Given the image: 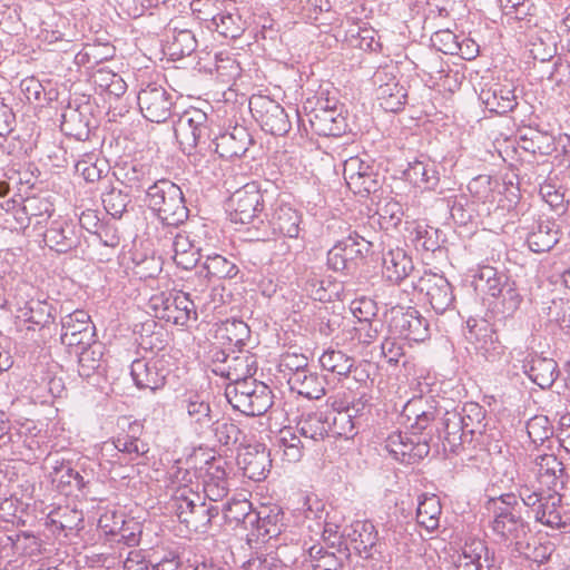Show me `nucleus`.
I'll list each match as a JSON object with an SVG mask.
<instances>
[{"mask_svg": "<svg viewBox=\"0 0 570 570\" xmlns=\"http://www.w3.org/2000/svg\"><path fill=\"white\" fill-rule=\"evenodd\" d=\"M560 491H539L522 482L518 488V497L531 510L537 522L551 529H562L570 525V510Z\"/></svg>", "mask_w": 570, "mask_h": 570, "instance_id": "nucleus-1", "label": "nucleus"}, {"mask_svg": "<svg viewBox=\"0 0 570 570\" xmlns=\"http://www.w3.org/2000/svg\"><path fill=\"white\" fill-rule=\"evenodd\" d=\"M472 278L475 292L483 298H493V308L498 312L510 315L520 306L521 295L515 283L503 271L490 265H479Z\"/></svg>", "mask_w": 570, "mask_h": 570, "instance_id": "nucleus-2", "label": "nucleus"}, {"mask_svg": "<svg viewBox=\"0 0 570 570\" xmlns=\"http://www.w3.org/2000/svg\"><path fill=\"white\" fill-rule=\"evenodd\" d=\"M145 203L161 222L164 229L178 227L188 218L189 210L183 190L169 179L156 180L147 189Z\"/></svg>", "mask_w": 570, "mask_h": 570, "instance_id": "nucleus-3", "label": "nucleus"}, {"mask_svg": "<svg viewBox=\"0 0 570 570\" xmlns=\"http://www.w3.org/2000/svg\"><path fill=\"white\" fill-rule=\"evenodd\" d=\"M485 509L491 514L490 528L501 541L518 544L525 537L528 524L521 515V505L514 493L490 498Z\"/></svg>", "mask_w": 570, "mask_h": 570, "instance_id": "nucleus-4", "label": "nucleus"}, {"mask_svg": "<svg viewBox=\"0 0 570 570\" xmlns=\"http://www.w3.org/2000/svg\"><path fill=\"white\" fill-rule=\"evenodd\" d=\"M225 396L233 409L247 416H261L273 405L272 390L257 380L228 384Z\"/></svg>", "mask_w": 570, "mask_h": 570, "instance_id": "nucleus-5", "label": "nucleus"}, {"mask_svg": "<svg viewBox=\"0 0 570 570\" xmlns=\"http://www.w3.org/2000/svg\"><path fill=\"white\" fill-rule=\"evenodd\" d=\"M177 503L171 505L180 523H184L190 532L206 533L214 518H216L220 508L213 503H207L199 492L195 490H181L176 495Z\"/></svg>", "mask_w": 570, "mask_h": 570, "instance_id": "nucleus-6", "label": "nucleus"}, {"mask_svg": "<svg viewBox=\"0 0 570 570\" xmlns=\"http://www.w3.org/2000/svg\"><path fill=\"white\" fill-rule=\"evenodd\" d=\"M266 219L258 222L256 240H268L273 237L297 239L302 232L303 215L291 204L276 200L264 215Z\"/></svg>", "mask_w": 570, "mask_h": 570, "instance_id": "nucleus-7", "label": "nucleus"}, {"mask_svg": "<svg viewBox=\"0 0 570 570\" xmlns=\"http://www.w3.org/2000/svg\"><path fill=\"white\" fill-rule=\"evenodd\" d=\"M176 139L190 153L193 148L202 154L212 150V129L206 112L198 108L185 110L174 124Z\"/></svg>", "mask_w": 570, "mask_h": 570, "instance_id": "nucleus-8", "label": "nucleus"}, {"mask_svg": "<svg viewBox=\"0 0 570 570\" xmlns=\"http://www.w3.org/2000/svg\"><path fill=\"white\" fill-rule=\"evenodd\" d=\"M263 195L255 183H248L233 193L229 198V216L235 224L248 225L247 230L255 238L258 222H263Z\"/></svg>", "mask_w": 570, "mask_h": 570, "instance_id": "nucleus-9", "label": "nucleus"}, {"mask_svg": "<svg viewBox=\"0 0 570 570\" xmlns=\"http://www.w3.org/2000/svg\"><path fill=\"white\" fill-rule=\"evenodd\" d=\"M428 433L415 430L409 432H393L385 441V449L392 458L401 463L413 464L430 453V439Z\"/></svg>", "mask_w": 570, "mask_h": 570, "instance_id": "nucleus-10", "label": "nucleus"}, {"mask_svg": "<svg viewBox=\"0 0 570 570\" xmlns=\"http://www.w3.org/2000/svg\"><path fill=\"white\" fill-rule=\"evenodd\" d=\"M372 243L357 233L340 239L327 253V265L335 272L355 269L370 252Z\"/></svg>", "mask_w": 570, "mask_h": 570, "instance_id": "nucleus-11", "label": "nucleus"}, {"mask_svg": "<svg viewBox=\"0 0 570 570\" xmlns=\"http://www.w3.org/2000/svg\"><path fill=\"white\" fill-rule=\"evenodd\" d=\"M137 101L142 116L158 124L170 117L175 104L174 95L156 82L142 85L138 91Z\"/></svg>", "mask_w": 570, "mask_h": 570, "instance_id": "nucleus-12", "label": "nucleus"}, {"mask_svg": "<svg viewBox=\"0 0 570 570\" xmlns=\"http://www.w3.org/2000/svg\"><path fill=\"white\" fill-rule=\"evenodd\" d=\"M470 327L471 343L475 354L491 364L501 365L508 361L509 355L505 347L501 344L498 335L487 321L472 320L468 321Z\"/></svg>", "mask_w": 570, "mask_h": 570, "instance_id": "nucleus-13", "label": "nucleus"}, {"mask_svg": "<svg viewBox=\"0 0 570 570\" xmlns=\"http://www.w3.org/2000/svg\"><path fill=\"white\" fill-rule=\"evenodd\" d=\"M249 108L264 131L283 136L291 129L288 115L275 100L265 96L253 97L249 100Z\"/></svg>", "mask_w": 570, "mask_h": 570, "instance_id": "nucleus-14", "label": "nucleus"}, {"mask_svg": "<svg viewBox=\"0 0 570 570\" xmlns=\"http://www.w3.org/2000/svg\"><path fill=\"white\" fill-rule=\"evenodd\" d=\"M414 288L424 295L425 301L436 314H443L453 307L455 301L453 288L443 275L425 272L414 283Z\"/></svg>", "mask_w": 570, "mask_h": 570, "instance_id": "nucleus-15", "label": "nucleus"}, {"mask_svg": "<svg viewBox=\"0 0 570 570\" xmlns=\"http://www.w3.org/2000/svg\"><path fill=\"white\" fill-rule=\"evenodd\" d=\"M179 409L187 414L189 425L198 435H204L214 422L208 395L195 390L185 391L178 400Z\"/></svg>", "mask_w": 570, "mask_h": 570, "instance_id": "nucleus-16", "label": "nucleus"}, {"mask_svg": "<svg viewBox=\"0 0 570 570\" xmlns=\"http://www.w3.org/2000/svg\"><path fill=\"white\" fill-rule=\"evenodd\" d=\"M453 570H498L499 566L487 542L479 538H468L461 552L453 561Z\"/></svg>", "mask_w": 570, "mask_h": 570, "instance_id": "nucleus-17", "label": "nucleus"}, {"mask_svg": "<svg viewBox=\"0 0 570 570\" xmlns=\"http://www.w3.org/2000/svg\"><path fill=\"white\" fill-rule=\"evenodd\" d=\"M479 99L490 112L498 115H505L518 106L515 86L509 80L484 82Z\"/></svg>", "mask_w": 570, "mask_h": 570, "instance_id": "nucleus-18", "label": "nucleus"}, {"mask_svg": "<svg viewBox=\"0 0 570 570\" xmlns=\"http://www.w3.org/2000/svg\"><path fill=\"white\" fill-rule=\"evenodd\" d=\"M169 374L167 361L163 357L136 358L130 365V375L140 390L157 391L164 387Z\"/></svg>", "mask_w": 570, "mask_h": 570, "instance_id": "nucleus-19", "label": "nucleus"}, {"mask_svg": "<svg viewBox=\"0 0 570 570\" xmlns=\"http://www.w3.org/2000/svg\"><path fill=\"white\" fill-rule=\"evenodd\" d=\"M530 470L539 483V491L562 490L567 483L563 463L552 453L537 455Z\"/></svg>", "mask_w": 570, "mask_h": 570, "instance_id": "nucleus-20", "label": "nucleus"}, {"mask_svg": "<svg viewBox=\"0 0 570 570\" xmlns=\"http://www.w3.org/2000/svg\"><path fill=\"white\" fill-rule=\"evenodd\" d=\"M95 335V326L86 311L76 309L61 318L60 340L63 345H90Z\"/></svg>", "mask_w": 570, "mask_h": 570, "instance_id": "nucleus-21", "label": "nucleus"}, {"mask_svg": "<svg viewBox=\"0 0 570 570\" xmlns=\"http://www.w3.org/2000/svg\"><path fill=\"white\" fill-rule=\"evenodd\" d=\"M43 242L51 250L66 254L80 245V228L72 220L59 216L49 223L43 233Z\"/></svg>", "mask_w": 570, "mask_h": 570, "instance_id": "nucleus-22", "label": "nucleus"}, {"mask_svg": "<svg viewBox=\"0 0 570 570\" xmlns=\"http://www.w3.org/2000/svg\"><path fill=\"white\" fill-rule=\"evenodd\" d=\"M345 548L338 552L345 558L348 557V546L362 558L368 559L373 556V551L379 540V532L371 521L357 520L350 527L344 529Z\"/></svg>", "mask_w": 570, "mask_h": 570, "instance_id": "nucleus-23", "label": "nucleus"}, {"mask_svg": "<svg viewBox=\"0 0 570 570\" xmlns=\"http://www.w3.org/2000/svg\"><path fill=\"white\" fill-rule=\"evenodd\" d=\"M174 228H167L168 230L163 238V246L171 248L173 259L177 266L183 269H191L200 258V248L188 232L174 233Z\"/></svg>", "mask_w": 570, "mask_h": 570, "instance_id": "nucleus-24", "label": "nucleus"}, {"mask_svg": "<svg viewBox=\"0 0 570 570\" xmlns=\"http://www.w3.org/2000/svg\"><path fill=\"white\" fill-rule=\"evenodd\" d=\"M306 116L312 131L318 136L338 137L345 132V118L335 107L328 105V100L318 101L317 107Z\"/></svg>", "mask_w": 570, "mask_h": 570, "instance_id": "nucleus-25", "label": "nucleus"}, {"mask_svg": "<svg viewBox=\"0 0 570 570\" xmlns=\"http://www.w3.org/2000/svg\"><path fill=\"white\" fill-rule=\"evenodd\" d=\"M373 82L377 86L376 99L381 108L389 112H397L404 107L407 91L395 76L377 70L373 76Z\"/></svg>", "mask_w": 570, "mask_h": 570, "instance_id": "nucleus-26", "label": "nucleus"}, {"mask_svg": "<svg viewBox=\"0 0 570 570\" xmlns=\"http://www.w3.org/2000/svg\"><path fill=\"white\" fill-rule=\"evenodd\" d=\"M49 463V478L52 484L65 494H71L73 491H82L88 481L85 480V476L79 473L76 469H73L72 463L70 461L59 459V458H50L48 460Z\"/></svg>", "mask_w": 570, "mask_h": 570, "instance_id": "nucleus-27", "label": "nucleus"}, {"mask_svg": "<svg viewBox=\"0 0 570 570\" xmlns=\"http://www.w3.org/2000/svg\"><path fill=\"white\" fill-rule=\"evenodd\" d=\"M223 288H213L210 292V296L213 297L212 302H203L202 297L195 296L193 297L190 293H185L181 291L175 292V298L171 299L173 307H171V314L173 320L170 321L175 325H185L191 317L194 320L197 318V308L203 307H209V308H217L218 304L216 303V295H219L222 297L220 292Z\"/></svg>", "mask_w": 570, "mask_h": 570, "instance_id": "nucleus-28", "label": "nucleus"}, {"mask_svg": "<svg viewBox=\"0 0 570 570\" xmlns=\"http://www.w3.org/2000/svg\"><path fill=\"white\" fill-rule=\"evenodd\" d=\"M237 464L243 470L244 476L258 482L267 476L272 460L264 445L254 444L238 453Z\"/></svg>", "mask_w": 570, "mask_h": 570, "instance_id": "nucleus-29", "label": "nucleus"}, {"mask_svg": "<svg viewBox=\"0 0 570 570\" xmlns=\"http://www.w3.org/2000/svg\"><path fill=\"white\" fill-rule=\"evenodd\" d=\"M213 148L220 158L234 159L242 157L252 144V137L245 127L236 126L229 132H224L212 139Z\"/></svg>", "mask_w": 570, "mask_h": 570, "instance_id": "nucleus-30", "label": "nucleus"}, {"mask_svg": "<svg viewBox=\"0 0 570 570\" xmlns=\"http://www.w3.org/2000/svg\"><path fill=\"white\" fill-rule=\"evenodd\" d=\"M257 371V361L255 355L249 352H240L238 355L224 360L223 364L217 365L213 372L230 381L229 384H236L243 381H253L252 377Z\"/></svg>", "mask_w": 570, "mask_h": 570, "instance_id": "nucleus-31", "label": "nucleus"}, {"mask_svg": "<svg viewBox=\"0 0 570 570\" xmlns=\"http://www.w3.org/2000/svg\"><path fill=\"white\" fill-rule=\"evenodd\" d=\"M441 415L436 417V432L439 439H443L448 443L451 451H455L464 440L468 438L464 430V423L459 411V406L449 410L446 406H441Z\"/></svg>", "mask_w": 570, "mask_h": 570, "instance_id": "nucleus-32", "label": "nucleus"}, {"mask_svg": "<svg viewBox=\"0 0 570 570\" xmlns=\"http://www.w3.org/2000/svg\"><path fill=\"white\" fill-rule=\"evenodd\" d=\"M441 405H438L435 400L422 396L410 400L403 409V415L407 421H413L411 429L420 433H424L430 424L441 415Z\"/></svg>", "mask_w": 570, "mask_h": 570, "instance_id": "nucleus-33", "label": "nucleus"}, {"mask_svg": "<svg viewBox=\"0 0 570 570\" xmlns=\"http://www.w3.org/2000/svg\"><path fill=\"white\" fill-rule=\"evenodd\" d=\"M392 326L402 338L409 342H423L430 335L428 321L413 308L393 316Z\"/></svg>", "mask_w": 570, "mask_h": 570, "instance_id": "nucleus-34", "label": "nucleus"}, {"mask_svg": "<svg viewBox=\"0 0 570 570\" xmlns=\"http://www.w3.org/2000/svg\"><path fill=\"white\" fill-rule=\"evenodd\" d=\"M414 269L412 258L403 248H390L383 254L382 275L392 283L399 284Z\"/></svg>", "mask_w": 570, "mask_h": 570, "instance_id": "nucleus-35", "label": "nucleus"}, {"mask_svg": "<svg viewBox=\"0 0 570 570\" xmlns=\"http://www.w3.org/2000/svg\"><path fill=\"white\" fill-rule=\"evenodd\" d=\"M224 465L225 462L222 460L207 463L203 476V499H207L210 503L224 499L228 493L227 474Z\"/></svg>", "mask_w": 570, "mask_h": 570, "instance_id": "nucleus-36", "label": "nucleus"}, {"mask_svg": "<svg viewBox=\"0 0 570 570\" xmlns=\"http://www.w3.org/2000/svg\"><path fill=\"white\" fill-rule=\"evenodd\" d=\"M404 176L414 186L428 190L434 189L440 180L436 164L423 156L409 163Z\"/></svg>", "mask_w": 570, "mask_h": 570, "instance_id": "nucleus-37", "label": "nucleus"}, {"mask_svg": "<svg viewBox=\"0 0 570 570\" xmlns=\"http://www.w3.org/2000/svg\"><path fill=\"white\" fill-rule=\"evenodd\" d=\"M328 419L327 412L323 411L305 413L298 420L296 431L305 439V442L323 441L326 436H330Z\"/></svg>", "mask_w": 570, "mask_h": 570, "instance_id": "nucleus-38", "label": "nucleus"}, {"mask_svg": "<svg viewBox=\"0 0 570 570\" xmlns=\"http://www.w3.org/2000/svg\"><path fill=\"white\" fill-rule=\"evenodd\" d=\"M287 383L293 392L309 400H320L325 395L324 379L311 368L289 376Z\"/></svg>", "mask_w": 570, "mask_h": 570, "instance_id": "nucleus-39", "label": "nucleus"}, {"mask_svg": "<svg viewBox=\"0 0 570 570\" xmlns=\"http://www.w3.org/2000/svg\"><path fill=\"white\" fill-rule=\"evenodd\" d=\"M559 242L557 224L544 220L532 227L527 236V243L533 253L549 252Z\"/></svg>", "mask_w": 570, "mask_h": 570, "instance_id": "nucleus-40", "label": "nucleus"}, {"mask_svg": "<svg viewBox=\"0 0 570 570\" xmlns=\"http://www.w3.org/2000/svg\"><path fill=\"white\" fill-rule=\"evenodd\" d=\"M358 412L360 407L355 404L338 412H327L330 415V436L353 438L356 434L355 429L360 424Z\"/></svg>", "mask_w": 570, "mask_h": 570, "instance_id": "nucleus-41", "label": "nucleus"}, {"mask_svg": "<svg viewBox=\"0 0 570 570\" xmlns=\"http://www.w3.org/2000/svg\"><path fill=\"white\" fill-rule=\"evenodd\" d=\"M529 379L541 389H549L558 379L560 371L553 358L535 356L525 370Z\"/></svg>", "mask_w": 570, "mask_h": 570, "instance_id": "nucleus-42", "label": "nucleus"}, {"mask_svg": "<svg viewBox=\"0 0 570 570\" xmlns=\"http://www.w3.org/2000/svg\"><path fill=\"white\" fill-rule=\"evenodd\" d=\"M409 238L417 250L435 252L440 249L442 233L423 222H413L409 227Z\"/></svg>", "mask_w": 570, "mask_h": 570, "instance_id": "nucleus-43", "label": "nucleus"}, {"mask_svg": "<svg viewBox=\"0 0 570 570\" xmlns=\"http://www.w3.org/2000/svg\"><path fill=\"white\" fill-rule=\"evenodd\" d=\"M306 528L309 531V539L312 541L322 540L330 547L337 546L338 550L343 543L345 544L344 531L342 533L340 532L341 524L336 514L333 517L326 514L323 521L316 523V528H314L313 524H307Z\"/></svg>", "mask_w": 570, "mask_h": 570, "instance_id": "nucleus-44", "label": "nucleus"}, {"mask_svg": "<svg viewBox=\"0 0 570 570\" xmlns=\"http://www.w3.org/2000/svg\"><path fill=\"white\" fill-rule=\"evenodd\" d=\"M321 367L338 379L347 377L355 367V360L345 352L334 348L325 350L318 357Z\"/></svg>", "mask_w": 570, "mask_h": 570, "instance_id": "nucleus-45", "label": "nucleus"}, {"mask_svg": "<svg viewBox=\"0 0 570 570\" xmlns=\"http://www.w3.org/2000/svg\"><path fill=\"white\" fill-rule=\"evenodd\" d=\"M55 308L46 301L30 299L26 305L19 308V318H22L26 323H30L40 328L49 325L53 322Z\"/></svg>", "mask_w": 570, "mask_h": 570, "instance_id": "nucleus-46", "label": "nucleus"}, {"mask_svg": "<svg viewBox=\"0 0 570 570\" xmlns=\"http://www.w3.org/2000/svg\"><path fill=\"white\" fill-rule=\"evenodd\" d=\"M442 507L440 499L435 495L422 494L419 498L416 509V521L428 531H433L439 527Z\"/></svg>", "mask_w": 570, "mask_h": 570, "instance_id": "nucleus-47", "label": "nucleus"}, {"mask_svg": "<svg viewBox=\"0 0 570 570\" xmlns=\"http://www.w3.org/2000/svg\"><path fill=\"white\" fill-rule=\"evenodd\" d=\"M291 426L283 428L277 438L278 451H282L283 459L287 462H298L303 456V449L306 442Z\"/></svg>", "mask_w": 570, "mask_h": 570, "instance_id": "nucleus-48", "label": "nucleus"}, {"mask_svg": "<svg viewBox=\"0 0 570 570\" xmlns=\"http://www.w3.org/2000/svg\"><path fill=\"white\" fill-rule=\"evenodd\" d=\"M220 511L226 522L235 523L236 525L244 524L245 528H247V525L254 527L255 520L258 519L257 512L252 510V503L246 499H233L227 502Z\"/></svg>", "mask_w": 570, "mask_h": 570, "instance_id": "nucleus-49", "label": "nucleus"}, {"mask_svg": "<svg viewBox=\"0 0 570 570\" xmlns=\"http://www.w3.org/2000/svg\"><path fill=\"white\" fill-rule=\"evenodd\" d=\"M78 374L83 379L91 377L101 365L102 346L95 341L90 345H79Z\"/></svg>", "mask_w": 570, "mask_h": 570, "instance_id": "nucleus-50", "label": "nucleus"}, {"mask_svg": "<svg viewBox=\"0 0 570 570\" xmlns=\"http://www.w3.org/2000/svg\"><path fill=\"white\" fill-rule=\"evenodd\" d=\"M197 48V40L188 29H174L171 39L167 41V51L175 60L190 56Z\"/></svg>", "mask_w": 570, "mask_h": 570, "instance_id": "nucleus-51", "label": "nucleus"}, {"mask_svg": "<svg viewBox=\"0 0 570 570\" xmlns=\"http://www.w3.org/2000/svg\"><path fill=\"white\" fill-rule=\"evenodd\" d=\"M122 183L132 190L145 191L156 181L150 169L142 165L129 164L121 168Z\"/></svg>", "mask_w": 570, "mask_h": 570, "instance_id": "nucleus-52", "label": "nucleus"}, {"mask_svg": "<svg viewBox=\"0 0 570 570\" xmlns=\"http://www.w3.org/2000/svg\"><path fill=\"white\" fill-rule=\"evenodd\" d=\"M459 411L462 422L464 423V430L468 436L474 434H483L485 431V411L484 409L474 402H468L462 406H459Z\"/></svg>", "mask_w": 570, "mask_h": 570, "instance_id": "nucleus-53", "label": "nucleus"}, {"mask_svg": "<svg viewBox=\"0 0 570 570\" xmlns=\"http://www.w3.org/2000/svg\"><path fill=\"white\" fill-rule=\"evenodd\" d=\"M448 67L449 65L443 58L438 52L431 50L424 53L420 61L415 63V70L419 75L428 77L425 81L430 87H433V81L441 79V75H443Z\"/></svg>", "mask_w": 570, "mask_h": 570, "instance_id": "nucleus-54", "label": "nucleus"}, {"mask_svg": "<svg viewBox=\"0 0 570 570\" xmlns=\"http://www.w3.org/2000/svg\"><path fill=\"white\" fill-rule=\"evenodd\" d=\"M116 519V525L105 524V528H109L110 535L116 537L118 542H122L128 547L136 546L141 533L140 523L135 521V519H126L125 517H117Z\"/></svg>", "mask_w": 570, "mask_h": 570, "instance_id": "nucleus-55", "label": "nucleus"}, {"mask_svg": "<svg viewBox=\"0 0 570 570\" xmlns=\"http://www.w3.org/2000/svg\"><path fill=\"white\" fill-rule=\"evenodd\" d=\"M313 570H343L345 557L325 550L321 544L308 548Z\"/></svg>", "mask_w": 570, "mask_h": 570, "instance_id": "nucleus-56", "label": "nucleus"}, {"mask_svg": "<svg viewBox=\"0 0 570 570\" xmlns=\"http://www.w3.org/2000/svg\"><path fill=\"white\" fill-rule=\"evenodd\" d=\"M208 277L225 279L233 278L238 274V267L234 261L220 255H207L203 264Z\"/></svg>", "mask_w": 570, "mask_h": 570, "instance_id": "nucleus-57", "label": "nucleus"}, {"mask_svg": "<svg viewBox=\"0 0 570 570\" xmlns=\"http://www.w3.org/2000/svg\"><path fill=\"white\" fill-rule=\"evenodd\" d=\"M95 85L102 91L116 99L127 91V83L116 72L108 69H98L94 76Z\"/></svg>", "mask_w": 570, "mask_h": 570, "instance_id": "nucleus-58", "label": "nucleus"}, {"mask_svg": "<svg viewBox=\"0 0 570 570\" xmlns=\"http://www.w3.org/2000/svg\"><path fill=\"white\" fill-rule=\"evenodd\" d=\"M24 209L29 215L30 224L36 227L48 224L55 213L53 204L39 196L24 198Z\"/></svg>", "mask_w": 570, "mask_h": 570, "instance_id": "nucleus-59", "label": "nucleus"}, {"mask_svg": "<svg viewBox=\"0 0 570 570\" xmlns=\"http://www.w3.org/2000/svg\"><path fill=\"white\" fill-rule=\"evenodd\" d=\"M258 519L255 520L257 537L263 540L277 538L283 531V512L281 510H271L267 514L262 515L257 512Z\"/></svg>", "mask_w": 570, "mask_h": 570, "instance_id": "nucleus-60", "label": "nucleus"}, {"mask_svg": "<svg viewBox=\"0 0 570 570\" xmlns=\"http://www.w3.org/2000/svg\"><path fill=\"white\" fill-rule=\"evenodd\" d=\"M402 205L396 200L390 199L379 206L372 220L376 222L382 229L389 230L397 227L402 222Z\"/></svg>", "mask_w": 570, "mask_h": 570, "instance_id": "nucleus-61", "label": "nucleus"}, {"mask_svg": "<svg viewBox=\"0 0 570 570\" xmlns=\"http://www.w3.org/2000/svg\"><path fill=\"white\" fill-rule=\"evenodd\" d=\"M101 200L106 212L114 218H121L131 202L127 193L116 187H110L104 191Z\"/></svg>", "mask_w": 570, "mask_h": 570, "instance_id": "nucleus-62", "label": "nucleus"}, {"mask_svg": "<svg viewBox=\"0 0 570 570\" xmlns=\"http://www.w3.org/2000/svg\"><path fill=\"white\" fill-rule=\"evenodd\" d=\"M115 440L118 451L121 454V459L124 460V464H128L129 462L142 456L149 450L148 444L139 438L118 435Z\"/></svg>", "mask_w": 570, "mask_h": 570, "instance_id": "nucleus-63", "label": "nucleus"}, {"mask_svg": "<svg viewBox=\"0 0 570 570\" xmlns=\"http://www.w3.org/2000/svg\"><path fill=\"white\" fill-rule=\"evenodd\" d=\"M212 21L216 30L225 38L237 39L244 31V26L238 14L229 12L218 13L213 17Z\"/></svg>", "mask_w": 570, "mask_h": 570, "instance_id": "nucleus-64", "label": "nucleus"}]
</instances>
